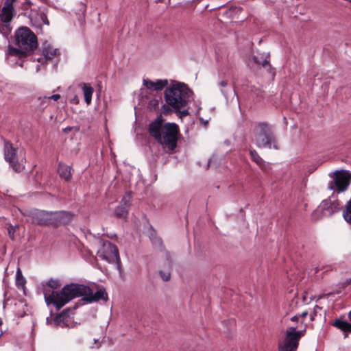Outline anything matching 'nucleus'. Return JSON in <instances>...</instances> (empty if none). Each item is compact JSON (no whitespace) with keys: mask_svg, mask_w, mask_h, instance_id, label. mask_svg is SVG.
<instances>
[{"mask_svg":"<svg viewBox=\"0 0 351 351\" xmlns=\"http://www.w3.org/2000/svg\"><path fill=\"white\" fill-rule=\"evenodd\" d=\"M180 117L182 118L183 117H186L189 114V112L187 109H184L183 110H180Z\"/></svg>","mask_w":351,"mask_h":351,"instance_id":"nucleus-32","label":"nucleus"},{"mask_svg":"<svg viewBox=\"0 0 351 351\" xmlns=\"http://www.w3.org/2000/svg\"><path fill=\"white\" fill-rule=\"evenodd\" d=\"M82 90L84 93V101L87 105H89L92 101V95L94 92V89L90 84L83 83Z\"/></svg>","mask_w":351,"mask_h":351,"instance_id":"nucleus-18","label":"nucleus"},{"mask_svg":"<svg viewBox=\"0 0 351 351\" xmlns=\"http://www.w3.org/2000/svg\"><path fill=\"white\" fill-rule=\"evenodd\" d=\"M217 160V157L215 156H212V157L208 160V166H212L213 162Z\"/></svg>","mask_w":351,"mask_h":351,"instance_id":"nucleus-35","label":"nucleus"},{"mask_svg":"<svg viewBox=\"0 0 351 351\" xmlns=\"http://www.w3.org/2000/svg\"><path fill=\"white\" fill-rule=\"evenodd\" d=\"M132 199V195L131 193H126L119 206L116 208L114 211V215L117 218L125 219L126 218L128 214V210L131 205V202Z\"/></svg>","mask_w":351,"mask_h":351,"instance_id":"nucleus-12","label":"nucleus"},{"mask_svg":"<svg viewBox=\"0 0 351 351\" xmlns=\"http://www.w3.org/2000/svg\"><path fill=\"white\" fill-rule=\"evenodd\" d=\"M305 330H296V327L287 328L284 339L278 343V351H297L299 341Z\"/></svg>","mask_w":351,"mask_h":351,"instance_id":"nucleus-6","label":"nucleus"},{"mask_svg":"<svg viewBox=\"0 0 351 351\" xmlns=\"http://www.w3.org/2000/svg\"><path fill=\"white\" fill-rule=\"evenodd\" d=\"M219 85L221 87H225L228 85V81L226 80H223L219 82Z\"/></svg>","mask_w":351,"mask_h":351,"instance_id":"nucleus-36","label":"nucleus"},{"mask_svg":"<svg viewBox=\"0 0 351 351\" xmlns=\"http://www.w3.org/2000/svg\"><path fill=\"white\" fill-rule=\"evenodd\" d=\"M329 211V202L327 199L322 202L320 205L313 212L312 219L317 221L321 219L323 217L327 216Z\"/></svg>","mask_w":351,"mask_h":351,"instance_id":"nucleus-15","label":"nucleus"},{"mask_svg":"<svg viewBox=\"0 0 351 351\" xmlns=\"http://www.w3.org/2000/svg\"><path fill=\"white\" fill-rule=\"evenodd\" d=\"M317 309L322 310V308L319 307L318 305L316 306V308L315 309V315L317 313Z\"/></svg>","mask_w":351,"mask_h":351,"instance_id":"nucleus-41","label":"nucleus"},{"mask_svg":"<svg viewBox=\"0 0 351 351\" xmlns=\"http://www.w3.org/2000/svg\"><path fill=\"white\" fill-rule=\"evenodd\" d=\"M316 169V167H314L312 170H310V171H309V173H313V171L314 169Z\"/></svg>","mask_w":351,"mask_h":351,"instance_id":"nucleus-45","label":"nucleus"},{"mask_svg":"<svg viewBox=\"0 0 351 351\" xmlns=\"http://www.w3.org/2000/svg\"><path fill=\"white\" fill-rule=\"evenodd\" d=\"M255 144L258 148L278 149L276 137L266 122H259L254 128Z\"/></svg>","mask_w":351,"mask_h":351,"instance_id":"nucleus-5","label":"nucleus"},{"mask_svg":"<svg viewBox=\"0 0 351 351\" xmlns=\"http://www.w3.org/2000/svg\"><path fill=\"white\" fill-rule=\"evenodd\" d=\"M333 176H351V173L346 170H337L333 173Z\"/></svg>","mask_w":351,"mask_h":351,"instance_id":"nucleus-28","label":"nucleus"},{"mask_svg":"<svg viewBox=\"0 0 351 351\" xmlns=\"http://www.w3.org/2000/svg\"><path fill=\"white\" fill-rule=\"evenodd\" d=\"M16 0H5L0 13V20L5 23V27L10 31V23L14 16L13 4Z\"/></svg>","mask_w":351,"mask_h":351,"instance_id":"nucleus-10","label":"nucleus"},{"mask_svg":"<svg viewBox=\"0 0 351 351\" xmlns=\"http://www.w3.org/2000/svg\"><path fill=\"white\" fill-rule=\"evenodd\" d=\"M71 128L70 127H67L66 128L64 129V131H71Z\"/></svg>","mask_w":351,"mask_h":351,"instance_id":"nucleus-44","label":"nucleus"},{"mask_svg":"<svg viewBox=\"0 0 351 351\" xmlns=\"http://www.w3.org/2000/svg\"><path fill=\"white\" fill-rule=\"evenodd\" d=\"M160 277L162 278L164 281H168L170 279V273L165 272L162 271H159Z\"/></svg>","mask_w":351,"mask_h":351,"instance_id":"nucleus-29","label":"nucleus"},{"mask_svg":"<svg viewBox=\"0 0 351 351\" xmlns=\"http://www.w3.org/2000/svg\"><path fill=\"white\" fill-rule=\"evenodd\" d=\"M66 180H69V176H66Z\"/></svg>","mask_w":351,"mask_h":351,"instance_id":"nucleus-51","label":"nucleus"},{"mask_svg":"<svg viewBox=\"0 0 351 351\" xmlns=\"http://www.w3.org/2000/svg\"><path fill=\"white\" fill-rule=\"evenodd\" d=\"M58 172L59 176H71L73 173V169L71 166L60 162Z\"/></svg>","mask_w":351,"mask_h":351,"instance_id":"nucleus-21","label":"nucleus"},{"mask_svg":"<svg viewBox=\"0 0 351 351\" xmlns=\"http://www.w3.org/2000/svg\"><path fill=\"white\" fill-rule=\"evenodd\" d=\"M322 297L319 298L317 302L319 303H321L320 300H322Z\"/></svg>","mask_w":351,"mask_h":351,"instance_id":"nucleus-46","label":"nucleus"},{"mask_svg":"<svg viewBox=\"0 0 351 351\" xmlns=\"http://www.w3.org/2000/svg\"><path fill=\"white\" fill-rule=\"evenodd\" d=\"M94 341H95V343H97L98 340L97 339H95Z\"/></svg>","mask_w":351,"mask_h":351,"instance_id":"nucleus-49","label":"nucleus"},{"mask_svg":"<svg viewBox=\"0 0 351 351\" xmlns=\"http://www.w3.org/2000/svg\"><path fill=\"white\" fill-rule=\"evenodd\" d=\"M20 275H21V273L20 269H19L18 271H17V273H16L17 278H19V276H20Z\"/></svg>","mask_w":351,"mask_h":351,"instance_id":"nucleus-42","label":"nucleus"},{"mask_svg":"<svg viewBox=\"0 0 351 351\" xmlns=\"http://www.w3.org/2000/svg\"><path fill=\"white\" fill-rule=\"evenodd\" d=\"M167 85V80H157L156 82H154V90L156 91L162 90Z\"/></svg>","mask_w":351,"mask_h":351,"instance_id":"nucleus-23","label":"nucleus"},{"mask_svg":"<svg viewBox=\"0 0 351 351\" xmlns=\"http://www.w3.org/2000/svg\"><path fill=\"white\" fill-rule=\"evenodd\" d=\"M73 103H75V104H77V103L78 102L77 97H75V98L73 99Z\"/></svg>","mask_w":351,"mask_h":351,"instance_id":"nucleus-43","label":"nucleus"},{"mask_svg":"<svg viewBox=\"0 0 351 351\" xmlns=\"http://www.w3.org/2000/svg\"><path fill=\"white\" fill-rule=\"evenodd\" d=\"M335 186H330V189H335L338 192H342L347 189L349 185V177H335Z\"/></svg>","mask_w":351,"mask_h":351,"instance_id":"nucleus-16","label":"nucleus"},{"mask_svg":"<svg viewBox=\"0 0 351 351\" xmlns=\"http://www.w3.org/2000/svg\"><path fill=\"white\" fill-rule=\"evenodd\" d=\"M143 85L148 89H154V82L149 80L144 79L143 81Z\"/></svg>","mask_w":351,"mask_h":351,"instance_id":"nucleus-26","label":"nucleus"},{"mask_svg":"<svg viewBox=\"0 0 351 351\" xmlns=\"http://www.w3.org/2000/svg\"><path fill=\"white\" fill-rule=\"evenodd\" d=\"M169 106L167 104V105L164 104L162 106V108L164 110L163 112L165 114H169L171 112V110L169 107Z\"/></svg>","mask_w":351,"mask_h":351,"instance_id":"nucleus-31","label":"nucleus"},{"mask_svg":"<svg viewBox=\"0 0 351 351\" xmlns=\"http://www.w3.org/2000/svg\"><path fill=\"white\" fill-rule=\"evenodd\" d=\"M299 319V316L298 315H295L293 317H292L291 318V320L293 321V322H295V321H298Z\"/></svg>","mask_w":351,"mask_h":351,"instance_id":"nucleus-38","label":"nucleus"},{"mask_svg":"<svg viewBox=\"0 0 351 351\" xmlns=\"http://www.w3.org/2000/svg\"><path fill=\"white\" fill-rule=\"evenodd\" d=\"M98 256L109 263H115L119 272H122L121 259L117 247L110 241H103L102 246L97 251Z\"/></svg>","mask_w":351,"mask_h":351,"instance_id":"nucleus-7","label":"nucleus"},{"mask_svg":"<svg viewBox=\"0 0 351 351\" xmlns=\"http://www.w3.org/2000/svg\"><path fill=\"white\" fill-rule=\"evenodd\" d=\"M14 44L18 48L9 45L7 54L24 59L33 53L38 47L36 34L27 27H21L15 31Z\"/></svg>","mask_w":351,"mask_h":351,"instance_id":"nucleus-3","label":"nucleus"},{"mask_svg":"<svg viewBox=\"0 0 351 351\" xmlns=\"http://www.w3.org/2000/svg\"><path fill=\"white\" fill-rule=\"evenodd\" d=\"M192 90L184 83L176 82L165 91L166 103L175 110L185 107L190 101Z\"/></svg>","mask_w":351,"mask_h":351,"instance_id":"nucleus-4","label":"nucleus"},{"mask_svg":"<svg viewBox=\"0 0 351 351\" xmlns=\"http://www.w3.org/2000/svg\"><path fill=\"white\" fill-rule=\"evenodd\" d=\"M2 324H3V322H2L1 318L0 317V326L2 325Z\"/></svg>","mask_w":351,"mask_h":351,"instance_id":"nucleus-47","label":"nucleus"},{"mask_svg":"<svg viewBox=\"0 0 351 351\" xmlns=\"http://www.w3.org/2000/svg\"><path fill=\"white\" fill-rule=\"evenodd\" d=\"M31 2L29 1H27L24 3L23 6L25 9H28L31 5Z\"/></svg>","mask_w":351,"mask_h":351,"instance_id":"nucleus-37","label":"nucleus"},{"mask_svg":"<svg viewBox=\"0 0 351 351\" xmlns=\"http://www.w3.org/2000/svg\"><path fill=\"white\" fill-rule=\"evenodd\" d=\"M307 314H308L307 311H304V312H303V313H302L299 316V317H305L307 315Z\"/></svg>","mask_w":351,"mask_h":351,"instance_id":"nucleus-40","label":"nucleus"},{"mask_svg":"<svg viewBox=\"0 0 351 351\" xmlns=\"http://www.w3.org/2000/svg\"><path fill=\"white\" fill-rule=\"evenodd\" d=\"M343 216L344 219L351 224V201L347 203L346 207L343 211Z\"/></svg>","mask_w":351,"mask_h":351,"instance_id":"nucleus-22","label":"nucleus"},{"mask_svg":"<svg viewBox=\"0 0 351 351\" xmlns=\"http://www.w3.org/2000/svg\"><path fill=\"white\" fill-rule=\"evenodd\" d=\"M149 106H152V107L154 108H156L158 106V100L157 99H152L149 101Z\"/></svg>","mask_w":351,"mask_h":351,"instance_id":"nucleus-34","label":"nucleus"},{"mask_svg":"<svg viewBox=\"0 0 351 351\" xmlns=\"http://www.w3.org/2000/svg\"><path fill=\"white\" fill-rule=\"evenodd\" d=\"M249 153L251 160L254 162L261 168L263 169V166H265L263 160L258 155L257 152L254 149H250Z\"/></svg>","mask_w":351,"mask_h":351,"instance_id":"nucleus-20","label":"nucleus"},{"mask_svg":"<svg viewBox=\"0 0 351 351\" xmlns=\"http://www.w3.org/2000/svg\"><path fill=\"white\" fill-rule=\"evenodd\" d=\"M100 347V344H99L97 348H99Z\"/></svg>","mask_w":351,"mask_h":351,"instance_id":"nucleus-53","label":"nucleus"},{"mask_svg":"<svg viewBox=\"0 0 351 351\" xmlns=\"http://www.w3.org/2000/svg\"><path fill=\"white\" fill-rule=\"evenodd\" d=\"M207 123H208V121H204V124H205V125H206V124H207Z\"/></svg>","mask_w":351,"mask_h":351,"instance_id":"nucleus-50","label":"nucleus"},{"mask_svg":"<svg viewBox=\"0 0 351 351\" xmlns=\"http://www.w3.org/2000/svg\"><path fill=\"white\" fill-rule=\"evenodd\" d=\"M49 225L58 226L69 223L73 218V215L68 211L61 210L49 212Z\"/></svg>","mask_w":351,"mask_h":351,"instance_id":"nucleus-11","label":"nucleus"},{"mask_svg":"<svg viewBox=\"0 0 351 351\" xmlns=\"http://www.w3.org/2000/svg\"><path fill=\"white\" fill-rule=\"evenodd\" d=\"M3 141V154L5 160L9 163L10 167L14 173H20L23 169V166L17 161L16 149L13 147L12 143L1 136Z\"/></svg>","mask_w":351,"mask_h":351,"instance_id":"nucleus-8","label":"nucleus"},{"mask_svg":"<svg viewBox=\"0 0 351 351\" xmlns=\"http://www.w3.org/2000/svg\"><path fill=\"white\" fill-rule=\"evenodd\" d=\"M70 308L63 310L60 313L57 315L54 318H47V322L53 326H60L61 328H73L74 324L70 320L69 312Z\"/></svg>","mask_w":351,"mask_h":351,"instance_id":"nucleus-9","label":"nucleus"},{"mask_svg":"<svg viewBox=\"0 0 351 351\" xmlns=\"http://www.w3.org/2000/svg\"><path fill=\"white\" fill-rule=\"evenodd\" d=\"M149 238L155 248L159 250H162L164 249L162 241L161 239L156 235L154 230H152L149 234Z\"/></svg>","mask_w":351,"mask_h":351,"instance_id":"nucleus-19","label":"nucleus"},{"mask_svg":"<svg viewBox=\"0 0 351 351\" xmlns=\"http://www.w3.org/2000/svg\"><path fill=\"white\" fill-rule=\"evenodd\" d=\"M39 102V106L42 108H45L48 106L49 99L47 96L39 97L38 98Z\"/></svg>","mask_w":351,"mask_h":351,"instance_id":"nucleus-25","label":"nucleus"},{"mask_svg":"<svg viewBox=\"0 0 351 351\" xmlns=\"http://www.w3.org/2000/svg\"><path fill=\"white\" fill-rule=\"evenodd\" d=\"M42 18H45V20H44V23L45 24H47V25H49V21L47 18V16L45 15H43V16H42Z\"/></svg>","mask_w":351,"mask_h":351,"instance_id":"nucleus-39","label":"nucleus"},{"mask_svg":"<svg viewBox=\"0 0 351 351\" xmlns=\"http://www.w3.org/2000/svg\"><path fill=\"white\" fill-rule=\"evenodd\" d=\"M77 297H82V300L87 303L98 302L100 300L107 301L108 299L104 289H100L94 293L89 287L75 283L65 285L60 291H52L50 293L47 291H44L47 304H53L58 310Z\"/></svg>","mask_w":351,"mask_h":351,"instance_id":"nucleus-1","label":"nucleus"},{"mask_svg":"<svg viewBox=\"0 0 351 351\" xmlns=\"http://www.w3.org/2000/svg\"><path fill=\"white\" fill-rule=\"evenodd\" d=\"M311 300V297L308 296V293L305 292L304 295H302V301L304 303L307 304L308 302V300Z\"/></svg>","mask_w":351,"mask_h":351,"instance_id":"nucleus-33","label":"nucleus"},{"mask_svg":"<svg viewBox=\"0 0 351 351\" xmlns=\"http://www.w3.org/2000/svg\"><path fill=\"white\" fill-rule=\"evenodd\" d=\"M20 66H23V64L22 63H20Z\"/></svg>","mask_w":351,"mask_h":351,"instance_id":"nucleus-52","label":"nucleus"},{"mask_svg":"<svg viewBox=\"0 0 351 351\" xmlns=\"http://www.w3.org/2000/svg\"><path fill=\"white\" fill-rule=\"evenodd\" d=\"M42 53L46 61L51 60L54 57L60 54L58 49H53L50 45L44 47Z\"/></svg>","mask_w":351,"mask_h":351,"instance_id":"nucleus-17","label":"nucleus"},{"mask_svg":"<svg viewBox=\"0 0 351 351\" xmlns=\"http://www.w3.org/2000/svg\"><path fill=\"white\" fill-rule=\"evenodd\" d=\"M47 285L52 289H57L60 287V283L58 280L50 279L47 282Z\"/></svg>","mask_w":351,"mask_h":351,"instance_id":"nucleus-24","label":"nucleus"},{"mask_svg":"<svg viewBox=\"0 0 351 351\" xmlns=\"http://www.w3.org/2000/svg\"><path fill=\"white\" fill-rule=\"evenodd\" d=\"M41 60H42V58H38V60H38V62H41Z\"/></svg>","mask_w":351,"mask_h":351,"instance_id":"nucleus-48","label":"nucleus"},{"mask_svg":"<svg viewBox=\"0 0 351 351\" xmlns=\"http://www.w3.org/2000/svg\"><path fill=\"white\" fill-rule=\"evenodd\" d=\"M17 228H19L18 226H10L8 227V234H9V237H10V239H14V233Z\"/></svg>","mask_w":351,"mask_h":351,"instance_id":"nucleus-27","label":"nucleus"},{"mask_svg":"<svg viewBox=\"0 0 351 351\" xmlns=\"http://www.w3.org/2000/svg\"><path fill=\"white\" fill-rule=\"evenodd\" d=\"M269 53L263 52L258 53L257 56H254L252 60L255 64L258 65H261L263 68L267 69V70L269 73L274 74V69L271 66V65L269 63Z\"/></svg>","mask_w":351,"mask_h":351,"instance_id":"nucleus-14","label":"nucleus"},{"mask_svg":"<svg viewBox=\"0 0 351 351\" xmlns=\"http://www.w3.org/2000/svg\"><path fill=\"white\" fill-rule=\"evenodd\" d=\"M29 217L33 223L40 226L49 225V212L34 210L30 212Z\"/></svg>","mask_w":351,"mask_h":351,"instance_id":"nucleus-13","label":"nucleus"},{"mask_svg":"<svg viewBox=\"0 0 351 351\" xmlns=\"http://www.w3.org/2000/svg\"><path fill=\"white\" fill-rule=\"evenodd\" d=\"M147 132L163 149L173 152L177 147L180 129L175 123H165L162 115H158L151 121L147 127Z\"/></svg>","mask_w":351,"mask_h":351,"instance_id":"nucleus-2","label":"nucleus"},{"mask_svg":"<svg viewBox=\"0 0 351 351\" xmlns=\"http://www.w3.org/2000/svg\"><path fill=\"white\" fill-rule=\"evenodd\" d=\"M49 101L50 99H53L54 101H57L60 98V95L59 94H54V95H50V96H47Z\"/></svg>","mask_w":351,"mask_h":351,"instance_id":"nucleus-30","label":"nucleus"}]
</instances>
